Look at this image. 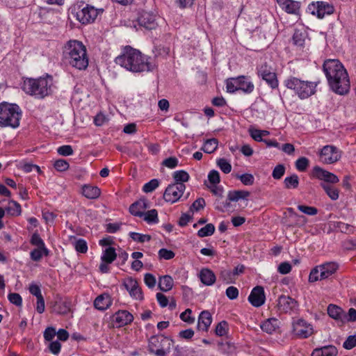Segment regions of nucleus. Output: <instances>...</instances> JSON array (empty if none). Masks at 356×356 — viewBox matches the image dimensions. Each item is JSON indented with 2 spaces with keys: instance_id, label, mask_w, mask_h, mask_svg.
<instances>
[{
  "instance_id": "1",
  "label": "nucleus",
  "mask_w": 356,
  "mask_h": 356,
  "mask_svg": "<svg viewBox=\"0 0 356 356\" xmlns=\"http://www.w3.org/2000/svg\"><path fill=\"white\" fill-rule=\"evenodd\" d=\"M323 70L331 90L336 94L343 95L350 88L348 74L343 64L337 59H328L323 65Z\"/></svg>"
},
{
  "instance_id": "2",
  "label": "nucleus",
  "mask_w": 356,
  "mask_h": 356,
  "mask_svg": "<svg viewBox=\"0 0 356 356\" xmlns=\"http://www.w3.org/2000/svg\"><path fill=\"white\" fill-rule=\"evenodd\" d=\"M115 62L126 70L136 73L152 71L156 67L150 57L129 46L126 47L123 52L115 58Z\"/></svg>"
},
{
  "instance_id": "3",
  "label": "nucleus",
  "mask_w": 356,
  "mask_h": 356,
  "mask_svg": "<svg viewBox=\"0 0 356 356\" xmlns=\"http://www.w3.org/2000/svg\"><path fill=\"white\" fill-rule=\"evenodd\" d=\"M63 56L70 66L79 70H84L88 66L87 50L80 41H68L65 46Z\"/></svg>"
},
{
  "instance_id": "4",
  "label": "nucleus",
  "mask_w": 356,
  "mask_h": 356,
  "mask_svg": "<svg viewBox=\"0 0 356 356\" xmlns=\"http://www.w3.org/2000/svg\"><path fill=\"white\" fill-rule=\"evenodd\" d=\"M52 77L46 76L38 79L28 78L24 82L23 89L30 95L43 99L51 93Z\"/></svg>"
},
{
  "instance_id": "5",
  "label": "nucleus",
  "mask_w": 356,
  "mask_h": 356,
  "mask_svg": "<svg viewBox=\"0 0 356 356\" xmlns=\"http://www.w3.org/2000/svg\"><path fill=\"white\" fill-rule=\"evenodd\" d=\"M319 81H304L295 76H289L284 80V86L294 92L300 99H305L316 92Z\"/></svg>"
},
{
  "instance_id": "6",
  "label": "nucleus",
  "mask_w": 356,
  "mask_h": 356,
  "mask_svg": "<svg viewBox=\"0 0 356 356\" xmlns=\"http://www.w3.org/2000/svg\"><path fill=\"white\" fill-rule=\"evenodd\" d=\"M22 111L16 104L3 102L0 104V127L17 128L19 125Z\"/></svg>"
},
{
  "instance_id": "7",
  "label": "nucleus",
  "mask_w": 356,
  "mask_h": 356,
  "mask_svg": "<svg viewBox=\"0 0 356 356\" xmlns=\"http://www.w3.org/2000/svg\"><path fill=\"white\" fill-rule=\"evenodd\" d=\"M172 341L163 335L152 336L149 339V352L156 356H164L170 349Z\"/></svg>"
},
{
  "instance_id": "8",
  "label": "nucleus",
  "mask_w": 356,
  "mask_h": 356,
  "mask_svg": "<svg viewBox=\"0 0 356 356\" xmlns=\"http://www.w3.org/2000/svg\"><path fill=\"white\" fill-rule=\"evenodd\" d=\"M254 84L248 80L245 76H239L236 78H229L226 81L227 91L233 93L237 90H242L246 93H250L254 90Z\"/></svg>"
},
{
  "instance_id": "9",
  "label": "nucleus",
  "mask_w": 356,
  "mask_h": 356,
  "mask_svg": "<svg viewBox=\"0 0 356 356\" xmlns=\"http://www.w3.org/2000/svg\"><path fill=\"white\" fill-rule=\"evenodd\" d=\"M341 157V151L334 145L324 146L320 152V159L324 163L332 164L338 161Z\"/></svg>"
},
{
  "instance_id": "10",
  "label": "nucleus",
  "mask_w": 356,
  "mask_h": 356,
  "mask_svg": "<svg viewBox=\"0 0 356 356\" xmlns=\"http://www.w3.org/2000/svg\"><path fill=\"white\" fill-rule=\"evenodd\" d=\"M257 73L271 88L275 89L278 87V79L271 66L266 63L263 64L258 68Z\"/></svg>"
},
{
  "instance_id": "11",
  "label": "nucleus",
  "mask_w": 356,
  "mask_h": 356,
  "mask_svg": "<svg viewBox=\"0 0 356 356\" xmlns=\"http://www.w3.org/2000/svg\"><path fill=\"white\" fill-rule=\"evenodd\" d=\"M293 334L300 339H306L313 334L312 326L303 319H298L293 323Z\"/></svg>"
},
{
  "instance_id": "12",
  "label": "nucleus",
  "mask_w": 356,
  "mask_h": 356,
  "mask_svg": "<svg viewBox=\"0 0 356 356\" xmlns=\"http://www.w3.org/2000/svg\"><path fill=\"white\" fill-rule=\"evenodd\" d=\"M99 14V10L87 5L76 13V19L83 24L93 22Z\"/></svg>"
},
{
  "instance_id": "13",
  "label": "nucleus",
  "mask_w": 356,
  "mask_h": 356,
  "mask_svg": "<svg viewBox=\"0 0 356 356\" xmlns=\"http://www.w3.org/2000/svg\"><path fill=\"white\" fill-rule=\"evenodd\" d=\"M312 8H313L312 13L316 15L320 19L323 18L325 15H332L334 12V8L332 4L323 1H318L316 4L312 3L309 6V9L312 10Z\"/></svg>"
},
{
  "instance_id": "14",
  "label": "nucleus",
  "mask_w": 356,
  "mask_h": 356,
  "mask_svg": "<svg viewBox=\"0 0 356 356\" xmlns=\"http://www.w3.org/2000/svg\"><path fill=\"white\" fill-rule=\"evenodd\" d=\"M175 183L170 184L165 189L163 198L165 201L174 203L178 200V171L173 173Z\"/></svg>"
},
{
  "instance_id": "15",
  "label": "nucleus",
  "mask_w": 356,
  "mask_h": 356,
  "mask_svg": "<svg viewBox=\"0 0 356 356\" xmlns=\"http://www.w3.org/2000/svg\"><path fill=\"white\" fill-rule=\"evenodd\" d=\"M313 175L320 179L323 180L327 184H337L339 181V179L334 174L327 171L319 166H315L313 168Z\"/></svg>"
},
{
  "instance_id": "16",
  "label": "nucleus",
  "mask_w": 356,
  "mask_h": 356,
  "mask_svg": "<svg viewBox=\"0 0 356 356\" xmlns=\"http://www.w3.org/2000/svg\"><path fill=\"white\" fill-rule=\"evenodd\" d=\"M134 321V316L127 310H119L112 316V321L118 327L130 324Z\"/></svg>"
},
{
  "instance_id": "17",
  "label": "nucleus",
  "mask_w": 356,
  "mask_h": 356,
  "mask_svg": "<svg viewBox=\"0 0 356 356\" xmlns=\"http://www.w3.org/2000/svg\"><path fill=\"white\" fill-rule=\"evenodd\" d=\"M124 286L132 298L139 300L143 299L142 289L136 280L131 277L126 279L124 282Z\"/></svg>"
},
{
  "instance_id": "18",
  "label": "nucleus",
  "mask_w": 356,
  "mask_h": 356,
  "mask_svg": "<svg viewBox=\"0 0 356 356\" xmlns=\"http://www.w3.org/2000/svg\"><path fill=\"white\" fill-rule=\"evenodd\" d=\"M298 306V302L289 296H281L278 299L277 307L282 312L290 313L297 309Z\"/></svg>"
},
{
  "instance_id": "19",
  "label": "nucleus",
  "mask_w": 356,
  "mask_h": 356,
  "mask_svg": "<svg viewBox=\"0 0 356 356\" xmlns=\"http://www.w3.org/2000/svg\"><path fill=\"white\" fill-rule=\"evenodd\" d=\"M264 290L262 286H257L252 290L248 300L255 307H261L265 302Z\"/></svg>"
},
{
  "instance_id": "20",
  "label": "nucleus",
  "mask_w": 356,
  "mask_h": 356,
  "mask_svg": "<svg viewBox=\"0 0 356 356\" xmlns=\"http://www.w3.org/2000/svg\"><path fill=\"white\" fill-rule=\"evenodd\" d=\"M249 195L250 193L247 191H229L227 195V200L225 203H223V206H217L216 208L218 210L223 211L225 209H227L228 207H229V202H237L240 199H246Z\"/></svg>"
},
{
  "instance_id": "21",
  "label": "nucleus",
  "mask_w": 356,
  "mask_h": 356,
  "mask_svg": "<svg viewBox=\"0 0 356 356\" xmlns=\"http://www.w3.org/2000/svg\"><path fill=\"white\" fill-rule=\"evenodd\" d=\"M138 22L140 26L149 30L155 29L157 25L156 16L149 12L142 13L138 17Z\"/></svg>"
},
{
  "instance_id": "22",
  "label": "nucleus",
  "mask_w": 356,
  "mask_h": 356,
  "mask_svg": "<svg viewBox=\"0 0 356 356\" xmlns=\"http://www.w3.org/2000/svg\"><path fill=\"white\" fill-rule=\"evenodd\" d=\"M277 2L286 13L294 15L299 14L300 2L293 0H277Z\"/></svg>"
},
{
  "instance_id": "23",
  "label": "nucleus",
  "mask_w": 356,
  "mask_h": 356,
  "mask_svg": "<svg viewBox=\"0 0 356 356\" xmlns=\"http://www.w3.org/2000/svg\"><path fill=\"white\" fill-rule=\"evenodd\" d=\"M147 208V202L145 199H140L129 207V212L138 217H142L145 214V210Z\"/></svg>"
},
{
  "instance_id": "24",
  "label": "nucleus",
  "mask_w": 356,
  "mask_h": 356,
  "mask_svg": "<svg viewBox=\"0 0 356 356\" xmlns=\"http://www.w3.org/2000/svg\"><path fill=\"white\" fill-rule=\"evenodd\" d=\"M81 193L87 199L93 200L100 196L101 190L96 186L84 184L81 188Z\"/></svg>"
},
{
  "instance_id": "25",
  "label": "nucleus",
  "mask_w": 356,
  "mask_h": 356,
  "mask_svg": "<svg viewBox=\"0 0 356 356\" xmlns=\"http://www.w3.org/2000/svg\"><path fill=\"white\" fill-rule=\"evenodd\" d=\"M320 277L325 280L332 275L337 271L338 265L334 262H328L318 266Z\"/></svg>"
},
{
  "instance_id": "26",
  "label": "nucleus",
  "mask_w": 356,
  "mask_h": 356,
  "mask_svg": "<svg viewBox=\"0 0 356 356\" xmlns=\"http://www.w3.org/2000/svg\"><path fill=\"white\" fill-rule=\"evenodd\" d=\"M211 322L212 316L211 313L208 311H203L199 316L197 327L200 330L207 332L210 327Z\"/></svg>"
},
{
  "instance_id": "27",
  "label": "nucleus",
  "mask_w": 356,
  "mask_h": 356,
  "mask_svg": "<svg viewBox=\"0 0 356 356\" xmlns=\"http://www.w3.org/2000/svg\"><path fill=\"white\" fill-rule=\"evenodd\" d=\"M199 277L202 283L206 286L213 285L216 280V277L214 273L207 268H202L200 270Z\"/></svg>"
},
{
  "instance_id": "28",
  "label": "nucleus",
  "mask_w": 356,
  "mask_h": 356,
  "mask_svg": "<svg viewBox=\"0 0 356 356\" xmlns=\"http://www.w3.org/2000/svg\"><path fill=\"white\" fill-rule=\"evenodd\" d=\"M112 303L111 296L107 293H104L97 296L94 301V306L99 310L106 309Z\"/></svg>"
},
{
  "instance_id": "29",
  "label": "nucleus",
  "mask_w": 356,
  "mask_h": 356,
  "mask_svg": "<svg viewBox=\"0 0 356 356\" xmlns=\"http://www.w3.org/2000/svg\"><path fill=\"white\" fill-rule=\"evenodd\" d=\"M337 353V348L330 345L314 349L312 353V356H336Z\"/></svg>"
},
{
  "instance_id": "30",
  "label": "nucleus",
  "mask_w": 356,
  "mask_h": 356,
  "mask_svg": "<svg viewBox=\"0 0 356 356\" xmlns=\"http://www.w3.org/2000/svg\"><path fill=\"white\" fill-rule=\"evenodd\" d=\"M278 327L279 321L275 318H268L261 325V330L268 334L275 332Z\"/></svg>"
},
{
  "instance_id": "31",
  "label": "nucleus",
  "mask_w": 356,
  "mask_h": 356,
  "mask_svg": "<svg viewBox=\"0 0 356 356\" xmlns=\"http://www.w3.org/2000/svg\"><path fill=\"white\" fill-rule=\"evenodd\" d=\"M53 311L58 314H67L70 311V302L67 300H58L55 302Z\"/></svg>"
},
{
  "instance_id": "32",
  "label": "nucleus",
  "mask_w": 356,
  "mask_h": 356,
  "mask_svg": "<svg viewBox=\"0 0 356 356\" xmlns=\"http://www.w3.org/2000/svg\"><path fill=\"white\" fill-rule=\"evenodd\" d=\"M327 314L332 318L342 322L343 310L340 307L333 304L329 305Z\"/></svg>"
},
{
  "instance_id": "33",
  "label": "nucleus",
  "mask_w": 356,
  "mask_h": 356,
  "mask_svg": "<svg viewBox=\"0 0 356 356\" xmlns=\"http://www.w3.org/2000/svg\"><path fill=\"white\" fill-rule=\"evenodd\" d=\"M173 286V280L169 275H164L159 277V287L162 291H168Z\"/></svg>"
},
{
  "instance_id": "34",
  "label": "nucleus",
  "mask_w": 356,
  "mask_h": 356,
  "mask_svg": "<svg viewBox=\"0 0 356 356\" xmlns=\"http://www.w3.org/2000/svg\"><path fill=\"white\" fill-rule=\"evenodd\" d=\"M218 140L216 138L207 139L201 147V150L207 154L213 153L218 148Z\"/></svg>"
},
{
  "instance_id": "35",
  "label": "nucleus",
  "mask_w": 356,
  "mask_h": 356,
  "mask_svg": "<svg viewBox=\"0 0 356 356\" xmlns=\"http://www.w3.org/2000/svg\"><path fill=\"white\" fill-rule=\"evenodd\" d=\"M321 186L331 200H337L339 198V191L337 188L326 183H321Z\"/></svg>"
},
{
  "instance_id": "36",
  "label": "nucleus",
  "mask_w": 356,
  "mask_h": 356,
  "mask_svg": "<svg viewBox=\"0 0 356 356\" xmlns=\"http://www.w3.org/2000/svg\"><path fill=\"white\" fill-rule=\"evenodd\" d=\"M117 257V254L114 248H107L101 257L102 261L106 264H111Z\"/></svg>"
},
{
  "instance_id": "37",
  "label": "nucleus",
  "mask_w": 356,
  "mask_h": 356,
  "mask_svg": "<svg viewBox=\"0 0 356 356\" xmlns=\"http://www.w3.org/2000/svg\"><path fill=\"white\" fill-rule=\"evenodd\" d=\"M31 243L37 248H42L44 251V256L49 254V250L46 248L43 240L41 238L38 233H34L31 238Z\"/></svg>"
},
{
  "instance_id": "38",
  "label": "nucleus",
  "mask_w": 356,
  "mask_h": 356,
  "mask_svg": "<svg viewBox=\"0 0 356 356\" xmlns=\"http://www.w3.org/2000/svg\"><path fill=\"white\" fill-rule=\"evenodd\" d=\"M284 187L286 189L297 188L299 184V178L297 175L286 177L284 180Z\"/></svg>"
},
{
  "instance_id": "39",
  "label": "nucleus",
  "mask_w": 356,
  "mask_h": 356,
  "mask_svg": "<svg viewBox=\"0 0 356 356\" xmlns=\"http://www.w3.org/2000/svg\"><path fill=\"white\" fill-rule=\"evenodd\" d=\"M219 280L225 284H231L234 282L236 278L234 273L229 270H222L219 275Z\"/></svg>"
},
{
  "instance_id": "40",
  "label": "nucleus",
  "mask_w": 356,
  "mask_h": 356,
  "mask_svg": "<svg viewBox=\"0 0 356 356\" xmlns=\"http://www.w3.org/2000/svg\"><path fill=\"white\" fill-rule=\"evenodd\" d=\"M215 232V226L209 223L207 224L204 227L201 228L197 232V235L199 237H205L208 236L212 235Z\"/></svg>"
},
{
  "instance_id": "41",
  "label": "nucleus",
  "mask_w": 356,
  "mask_h": 356,
  "mask_svg": "<svg viewBox=\"0 0 356 356\" xmlns=\"http://www.w3.org/2000/svg\"><path fill=\"white\" fill-rule=\"evenodd\" d=\"M6 210L13 216H19L22 212L20 204L15 201H10Z\"/></svg>"
},
{
  "instance_id": "42",
  "label": "nucleus",
  "mask_w": 356,
  "mask_h": 356,
  "mask_svg": "<svg viewBox=\"0 0 356 356\" xmlns=\"http://www.w3.org/2000/svg\"><path fill=\"white\" fill-rule=\"evenodd\" d=\"M305 35L303 32L296 30L293 35V42L294 44L302 47L305 43Z\"/></svg>"
},
{
  "instance_id": "43",
  "label": "nucleus",
  "mask_w": 356,
  "mask_h": 356,
  "mask_svg": "<svg viewBox=\"0 0 356 356\" xmlns=\"http://www.w3.org/2000/svg\"><path fill=\"white\" fill-rule=\"evenodd\" d=\"M74 247L76 252L80 253H86L88 251V245L83 238H79L74 243Z\"/></svg>"
},
{
  "instance_id": "44",
  "label": "nucleus",
  "mask_w": 356,
  "mask_h": 356,
  "mask_svg": "<svg viewBox=\"0 0 356 356\" xmlns=\"http://www.w3.org/2000/svg\"><path fill=\"white\" fill-rule=\"evenodd\" d=\"M144 220L148 223H156L159 221L158 213L156 209H152L148 211L144 214Z\"/></svg>"
},
{
  "instance_id": "45",
  "label": "nucleus",
  "mask_w": 356,
  "mask_h": 356,
  "mask_svg": "<svg viewBox=\"0 0 356 356\" xmlns=\"http://www.w3.org/2000/svg\"><path fill=\"white\" fill-rule=\"evenodd\" d=\"M129 236L134 241L139 243H144L149 241L151 239V236L148 234H142L137 232H130Z\"/></svg>"
},
{
  "instance_id": "46",
  "label": "nucleus",
  "mask_w": 356,
  "mask_h": 356,
  "mask_svg": "<svg viewBox=\"0 0 356 356\" xmlns=\"http://www.w3.org/2000/svg\"><path fill=\"white\" fill-rule=\"evenodd\" d=\"M228 330V324L226 321H222L218 323L216 327L215 332L219 337L225 336Z\"/></svg>"
},
{
  "instance_id": "47",
  "label": "nucleus",
  "mask_w": 356,
  "mask_h": 356,
  "mask_svg": "<svg viewBox=\"0 0 356 356\" xmlns=\"http://www.w3.org/2000/svg\"><path fill=\"white\" fill-rule=\"evenodd\" d=\"M159 186V180L156 179H153L143 186V191L145 193H151L154 191Z\"/></svg>"
},
{
  "instance_id": "48",
  "label": "nucleus",
  "mask_w": 356,
  "mask_h": 356,
  "mask_svg": "<svg viewBox=\"0 0 356 356\" xmlns=\"http://www.w3.org/2000/svg\"><path fill=\"white\" fill-rule=\"evenodd\" d=\"M309 166V160L306 157H300L296 161V168L300 172H304Z\"/></svg>"
},
{
  "instance_id": "49",
  "label": "nucleus",
  "mask_w": 356,
  "mask_h": 356,
  "mask_svg": "<svg viewBox=\"0 0 356 356\" xmlns=\"http://www.w3.org/2000/svg\"><path fill=\"white\" fill-rule=\"evenodd\" d=\"M356 321V309L350 308L348 313L343 312L342 322H355Z\"/></svg>"
},
{
  "instance_id": "50",
  "label": "nucleus",
  "mask_w": 356,
  "mask_h": 356,
  "mask_svg": "<svg viewBox=\"0 0 356 356\" xmlns=\"http://www.w3.org/2000/svg\"><path fill=\"white\" fill-rule=\"evenodd\" d=\"M191 314H192L191 309H187L179 315V318L183 321H184L188 324H192L195 322V317H193L191 315Z\"/></svg>"
},
{
  "instance_id": "51",
  "label": "nucleus",
  "mask_w": 356,
  "mask_h": 356,
  "mask_svg": "<svg viewBox=\"0 0 356 356\" xmlns=\"http://www.w3.org/2000/svg\"><path fill=\"white\" fill-rule=\"evenodd\" d=\"M218 166L225 174L229 173L232 170L231 164L225 159H220L217 161Z\"/></svg>"
},
{
  "instance_id": "52",
  "label": "nucleus",
  "mask_w": 356,
  "mask_h": 356,
  "mask_svg": "<svg viewBox=\"0 0 356 356\" xmlns=\"http://www.w3.org/2000/svg\"><path fill=\"white\" fill-rule=\"evenodd\" d=\"M43 255L44 251L42 248H36L30 252L31 259L34 261H39Z\"/></svg>"
},
{
  "instance_id": "53",
  "label": "nucleus",
  "mask_w": 356,
  "mask_h": 356,
  "mask_svg": "<svg viewBox=\"0 0 356 356\" xmlns=\"http://www.w3.org/2000/svg\"><path fill=\"white\" fill-rule=\"evenodd\" d=\"M8 300L13 305L21 307L22 305V298L19 293H10L8 296Z\"/></svg>"
},
{
  "instance_id": "54",
  "label": "nucleus",
  "mask_w": 356,
  "mask_h": 356,
  "mask_svg": "<svg viewBox=\"0 0 356 356\" xmlns=\"http://www.w3.org/2000/svg\"><path fill=\"white\" fill-rule=\"evenodd\" d=\"M336 227L340 230V232L345 234H351L353 232L354 227L353 225L343 222H338Z\"/></svg>"
},
{
  "instance_id": "55",
  "label": "nucleus",
  "mask_w": 356,
  "mask_h": 356,
  "mask_svg": "<svg viewBox=\"0 0 356 356\" xmlns=\"http://www.w3.org/2000/svg\"><path fill=\"white\" fill-rule=\"evenodd\" d=\"M241 181L245 186H252L254 184V178L251 174H243L241 175H237Z\"/></svg>"
},
{
  "instance_id": "56",
  "label": "nucleus",
  "mask_w": 356,
  "mask_h": 356,
  "mask_svg": "<svg viewBox=\"0 0 356 356\" xmlns=\"http://www.w3.org/2000/svg\"><path fill=\"white\" fill-rule=\"evenodd\" d=\"M320 272L321 270H319L318 266L312 268L309 275V282H315L318 280H322L323 278L320 277Z\"/></svg>"
},
{
  "instance_id": "57",
  "label": "nucleus",
  "mask_w": 356,
  "mask_h": 356,
  "mask_svg": "<svg viewBox=\"0 0 356 356\" xmlns=\"http://www.w3.org/2000/svg\"><path fill=\"white\" fill-rule=\"evenodd\" d=\"M298 209L301 212L307 214L309 216H314L318 213V210L316 207L305 206V205H298Z\"/></svg>"
},
{
  "instance_id": "58",
  "label": "nucleus",
  "mask_w": 356,
  "mask_h": 356,
  "mask_svg": "<svg viewBox=\"0 0 356 356\" xmlns=\"http://www.w3.org/2000/svg\"><path fill=\"white\" fill-rule=\"evenodd\" d=\"M285 172V167L284 165L280 164L275 166L274 168L272 176L275 179H280L284 175Z\"/></svg>"
},
{
  "instance_id": "59",
  "label": "nucleus",
  "mask_w": 356,
  "mask_h": 356,
  "mask_svg": "<svg viewBox=\"0 0 356 356\" xmlns=\"http://www.w3.org/2000/svg\"><path fill=\"white\" fill-rule=\"evenodd\" d=\"M356 346V334L349 336L343 342V347L345 349L350 350Z\"/></svg>"
},
{
  "instance_id": "60",
  "label": "nucleus",
  "mask_w": 356,
  "mask_h": 356,
  "mask_svg": "<svg viewBox=\"0 0 356 356\" xmlns=\"http://www.w3.org/2000/svg\"><path fill=\"white\" fill-rule=\"evenodd\" d=\"M54 168L60 172H63L69 168V163L64 159H58L54 163Z\"/></svg>"
},
{
  "instance_id": "61",
  "label": "nucleus",
  "mask_w": 356,
  "mask_h": 356,
  "mask_svg": "<svg viewBox=\"0 0 356 356\" xmlns=\"http://www.w3.org/2000/svg\"><path fill=\"white\" fill-rule=\"evenodd\" d=\"M290 214V216L297 220V225H302L305 222V218L303 216H300L296 213L293 208H289L287 209Z\"/></svg>"
},
{
  "instance_id": "62",
  "label": "nucleus",
  "mask_w": 356,
  "mask_h": 356,
  "mask_svg": "<svg viewBox=\"0 0 356 356\" xmlns=\"http://www.w3.org/2000/svg\"><path fill=\"white\" fill-rule=\"evenodd\" d=\"M292 268L291 265L289 262H282L278 268L277 271L282 275H286L291 272Z\"/></svg>"
},
{
  "instance_id": "63",
  "label": "nucleus",
  "mask_w": 356,
  "mask_h": 356,
  "mask_svg": "<svg viewBox=\"0 0 356 356\" xmlns=\"http://www.w3.org/2000/svg\"><path fill=\"white\" fill-rule=\"evenodd\" d=\"M248 131H249V134H250V136L255 141L264 142V139L262 138L261 134V130L257 129H254V128H250Z\"/></svg>"
},
{
  "instance_id": "64",
  "label": "nucleus",
  "mask_w": 356,
  "mask_h": 356,
  "mask_svg": "<svg viewBox=\"0 0 356 356\" xmlns=\"http://www.w3.org/2000/svg\"><path fill=\"white\" fill-rule=\"evenodd\" d=\"M144 282L145 284L149 287V288H154L156 285V278L155 277L151 274V273H146L144 277Z\"/></svg>"
}]
</instances>
